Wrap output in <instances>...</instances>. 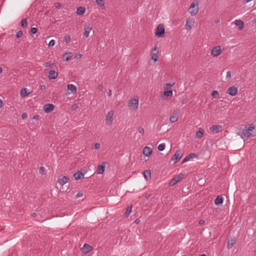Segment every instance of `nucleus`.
Returning <instances> with one entry per match:
<instances>
[{"label": "nucleus", "instance_id": "obj_1", "mask_svg": "<svg viewBox=\"0 0 256 256\" xmlns=\"http://www.w3.org/2000/svg\"><path fill=\"white\" fill-rule=\"evenodd\" d=\"M198 0H194L188 8L189 13L192 16H196L198 12Z\"/></svg>", "mask_w": 256, "mask_h": 256}, {"label": "nucleus", "instance_id": "obj_2", "mask_svg": "<svg viewBox=\"0 0 256 256\" xmlns=\"http://www.w3.org/2000/svg\"><path fill=\"white\" fill-rule=\"evenodd\" d=\"M138 98H131L128 102V107L129 109L132 111L136 110L138 106Z\"/></svg>", "mask_w": 256, "mask_h": 256}, {"label": "nucleus", "instance_id": "obj_3", "mask_svg": "<svg viewBox=\"0 0 256 256\" xmlns=\"http://www.w3.org/2000/svg\"><path fill=\"white\" fill-rule=\"evenodd\" d=\"M240 135L244 140H246L252 136V134L246 128L240 130Z\"/></svg>", "mask_w": 256, "mask_h": 256}, {"label": "nucleus", "instance_id": "obj_4", "mask_svg": "<svg viewBox=\"0 0 256 256\" xmlns=\"http://www.w3.org/2000/svg\"><path fill=\"white\" fill-rule=\"evenodd\" d=\"M165 29L163 24H160L158 25L156 30V35L160 38H164V35Z\"/></svg>", "mask_w": 256, "mask_h": 256}, {"label": "nucleus", "instance_id": "obj_5", "mask_svg": "<svg viewBox=\"0 0 256 256\" xmlns=\"http://www.w3.org/2000/svg\"><path fill=\"white\" fill-rule=\"evenodd\" d=\"M184 174L180 173L176 176L170 182L169 185L170 186H173L175 185L180 180H181L184 177Z\"/></svg>", "mask_w": 256, "mask_h": 256}, {"label": "nucleus", "instance_id": "obj_6", "mask_svg": "<svg viewBox=\"0 0 256 256\" xmlns=\"http://www.w3.org/2000/svg\"><path fill=\"white\" fill-rule=\"evenodd\" d=\"M114 115V111L110 110L108 112L106 116V124L108 126H111L113 122V116Z\"/></svg>", "mask_w": 256, "mask_h": 256}, {"label": "nucleus", "instance_id": "obj_7", "mask_svg": "<svg viewBox=\"0 0 256 256\" xmlns=\"http://www.w3.org/2000/svg\"><path fill=\"white\" fill-rule=\"evenodd\" d=\"M222 52L221 47L220 46H214L211 51V54L213 56H217L220 54Z\"/></svg>", "mask_w": 256, "mask_h": 256}, {"label": "nucleus", "instance_id": "obj_8", "mask_svg": "<svg viewBox=\"0 0 256 256\" xmlns=\"http://www.w3.org/2000/svg\"><path fill=\"white\" fill-rule=\"evenodd\" d=\"M158 48L155 46L152 51L151 58L156 62L158 60Z\"/></svg>", "mask_w": 256, "mask_h": 256}, {"label": "nucleus", "instance_id": "obj_9", "mask_svg": "<svg viewBox=\"0 0 256 256\" xmlns=\"http://www.w3.org/2000/svg\"><path fill=\"white\" fill-rule=\"evenodd\" d=\"M180 112L178 110H174L171 116H170V120L171 122L174 123L176 122L178 120V116L179 115Z\"/></svg>", "mask_w": 256, "mask_h": 256}, {"label": "nucleus", "instance_id": "obj_10", "mask_svg": "<svg viewBox=\"0 0 256 256\" xmlns=\"http://www.w3.org/2000/svg\"><path fill=\"white\" fill-rule=\"evenodd\" d=\"M182 154L180 150H177L172 157L171 160L174 163H176L182 157Z\"/></svg>", "mask_w": 256, "mask_h": 256}, {"label": "nucleus", "instance_id": "obj_11", "mask_svg": "<svg viewBox=\"0 0 256 256\" xmlns=\"http://www.w3.org/2000/svg\"><path fill=\"white\" fill-rule=\"evenodd\" d=\"M106 164V162H102V164L98 165L96 172L97 174H102L104 172Z\"/></svg>", "mask_w": 256, "mask_h": 256}, {"label": "nucleus", "instance_id": "obj_12", "mask_svg": "<svg viewBox=\"0 0 256 256\" xmlns=\"http://www.w3.org/2000/svg\"><path fill=\"white\" fill-rule=\"evenodd\" d=\"M227 93L231 96H234L238 93V88L234 86H230L228 88Z\"/></svg>", "mask_w": 256, "mask_h": 256}, {"label": "nucleus", "instance_id": "obj_13", "mask_svg": "<svg viewBox=\"0 0 256 256\" xmlns=\"http://www.w3.org/2000/svg\"><path fill=\"white\" fill-rule=\"evenodd\" d=\"M68 182V178L66 176H60L58 180V184L60 186H64Z\"/></svg>", "mask_w": 256, "mask_h": 256}, {"label": "nucleus", "instance_id": "obj_14", "mask_svg": "<svg viewBox=\"0 0 256 256\" xmlns=\"http://www.w3.org/2000/svg\"><path fill=\"white\" fill-rule=\"evenodd\" d=\"M54 105L52 104H46L44 106V110L46 113H48L54 109Z\"/></svg>", "mask_w": 256, "mask_h": 256}, {"label": "nucleus", "instance_id": "obj_15", "mask_svg": "<svg viewBox=\"0 0 256 256\" xmlns=\"http://www.w3.org/2000/svg\"><path fill=\"white\" fill-rule=\"evenodd\" d=\"M194 21L192 18H188L186 23V29L187 30H189L191 29L192 26H194Z\"/></svg>", "mask_w": 256, "mask_h": 256}, {"label": "nucleus", "instance_id": "obj_16", "mask_svg": "<svg viewBox=\"0 0 256 256\" xmlns=\"http://www.w3.org/2000/svg\"><path fill=\"white\" fill-rule=\"evenodd\" d=\"M222 126L220 125H214L210 127V130L212 132L214 133H218L220 131H222Z\"/></svg>", "mask_w": 256, "mask_h": 256}, {"label": "nucleus", "instance_id": "obj_17", "mask_svg": "<svg viewBox=\"0 0 256 256\" xmlns=\"http://www.w3.org/2000/svg\"><path fill=\"white\" fill-rule=\"evenodd\" d=\"M48 78L50 80H55L58 75V74L54 70H50L48 72Z\"/></svg>", "mask_w": 256, "mask_h": 256}, {"label": "nucleus", "instance_id": "obj_18", "mask_svg": "<svg viewBox=\"0 0 256 256\" xmlns=\"http://www.w3.org/2000/svg\"><path fill=\"white\" fill-rule=\"evenodd\" d=\"M143 154L146 156H149L152 153V149L148 146H146L143 149Z\"/></svg>", "mask_w": 256, "mask_h": 256}, {"label": "nucleus", "instance_id": "obj_19", "mask_svg": "<svg viewBox=\"0 0 256 256\" xmlns=\"http://www.w3.org/2000/svg\"><path fill=\"white\" fill-rule=\"evenodd\" d=\"M236 242V239L235 238H232L230 240H228L227 244V248L228 250L231 249Z\"/></svg>", "mask_w": 256, "mask_h": 256}, {"label": "nucleus", "instance_id": "obj_20", "mask_svg": "<svg viewBox=\"0 0 256 256\" xmlns=\"http://www.w3.org/2000/svg\"><path fill=\"white\" fill-rule=\"evenodd\" d=\"M92 250V248L88 244H85L82 247L83 252L88 254Z\"/></svg>", "mask_w": 256, "mask_h": 256}, {"label": "nucleus", "instance_id": "obj_21", "mask_svg": "<svg viewBox=\"0 0 256 256\" xmlns=\"http://www.w3.org/2000/svg\"><path fill=\"white\" fill-rule=\"evenodd\" d=\"M72 56V54L71 52H68L64 54L62 56V59L64 61H68Z\"/></svg>", "mask_w": 256, "mask_h": 256}, {"label": "nucleus", "instance_id": "obj_22", "mask_svg": "<svg viewBox=\"0 0 256 256\" xmlns=\"http://www.w3.org/2000/svg\"><path fill=\"white\" fill-rule=\"evenodd\" d=\"M204 133V130L202 128H200L196 134V138H200L202 137Z\"/></svg>", "mask_w": 256, "mask_h": 256}, {"label": "nucleus", "instance_id": "obj_23", "mask_svg": "<svg viewBox=\"0 0 256 256\" xmlns=\"http://www.w3.org/2000/svg\"><path fill=\"white\" fill-rule=\"evenodd\" d=\"M74 177L76 180L82 178L84 177V174L80 172H77L74 174Z\"/></svg>", "mask_w": 256, "mask_h": 256}, {"label": "nucleus", "instance_id": "obj_24", "mask_svg": "<svg viewBox=\"0 0 256 256\" xmlns=\"http://www.w3.org/2000/svg\"><path fill=\"white\" fill-rule=\"evenodd\" d=\"M68 90L70 91L72 94H75L76 92V86L72 84H69L68 85Z\"/></svg>", "mask_w": 256, "mask_h": 256}, {"label": "nucleus", "instance_id": "obj_25", "mask_svg": "<svg viewBox=\"0 0 256 256\" xmlns=\"http://www.w3.org/2000/svg\"><path fill=\"white\" fill-rule=\"evenodd\" d=\"M144 176L148 180L151 178V172L150 170H146L144 172Z\"/></svg>", "mask_w": 256, "mask_h": 256}, {"label": "nucleus", "instance_id": "obj_26", "mask_svg": "<svg viewBox=\"0 0 256 256\" xmlns=\"http://www.w3.org/2000/svg\"><path fill=\"white\" fill-rule=\"evenodd\" d=\"M223 202V199L221 196H218L214 200V204L216 206L222 204Z\"/></svg>", "mask_w": 256, "mask_h": 256}, {"label": "nucleus", "instance_id": "obj_27", "mask_svg": "<svg viewBox=\"0 0 256 256\" xmlns=\"http://www.w3.org/2000/svg\"><path fill=\"white\" fill-rule=\"evenodd\" d=\"M30 94L28 90L26 88H22L20 92V94L22 97H25Z\"/></svg>", "mask_w": 256, "mask_h": 256}, {"label": "nucleus", "instance_id": "obj_28", "mask_svg": "<svg viewBox=\"0 0 256 256\" xmlns=\"http://www.w3.org/2000/svg\"><path fill=\"white\" fill-rule=\"evenodd\" d=\"M86 8L82 6L78 7L76 10V14L79 15H82L84 14Z\"/></svg>", "mask_w": 256, "mask_h": 256}, {"label": "nucleus", "instance_id": "obj_29", "mask_svg": "<svg viewBox=\"0 0 256 256\" xmlns=\"http://www.w3.org/2000/svg\"><path fill=\"white\" fill-rule=\"evenodd\" d=\"M235 24L236 26H238L240 30H242L244 28V22L241 20H235Z\"/></svg>", "mask_w": 256, "mask_h": 256}, {"label": "nucleus", "instance_id": "obj_30", "mask_svg": "<svg viewBox=\"0 0 256 256\" xmlns=\"http://www.w3.org/2000/svg\"><path fill=\"white\" fill-rule=\"evenodd\" d=\"M92 30V27L90 26H87L85 27L84 28V36L86 38H88L89 36L90 33Z\"/></svg>", "mask_w": 256, "mask_h": 256}, {"label": "nucleus", "instance_id": "obj_31", "mask_svg": "<svg viewBox=\"0 0 256 256\" xmlns=\"http://www.w3.org/2000/svg\"><path fill=\"white\" fill-rule=\"evenodd\" d=\"M96 4L102 8H105V4L104 0H96Z\"/></svg>", "mask_w": 256, "mask_h": 256}, {"label": "nucleus", "instance_id": "obj_32", "mask_svg": "<svg viewBox=\"0 0 256 256\" xmlns=\"http://www.w3.org/2000/svg\"><path fill=\"white\" fill-rule=\"evenodd\" d=\"M172 90H168V91H164L163 92V96H166L169 97V96H172Z\"/></svg>", "mask_w": 256, "mask_h": 256}, {"label": "nucleus", "instance_id": "obj_33", "mask_svg": "<svg viewBox=\"0 0 256 256\" xmlns=\"http://www.w3.org/2000/svg\"><path fill=\"white\" fill-rule=\"evenodd\" d=\"M132 206H128L125 212L126 216H128L132 212Z\"/></svg>", "mask_w": 256, "mask_h": 256}, {"label": "nucleus", "instance_id": "obj_34", "mask_svg": "<svg viewBox=\"0 0 256 256\" xmlns=\"http://www.w3.org/2000/svg\"><path fill=\"white\" fill-rule=\"evenodd\" d=\"M245 128L248 130V131L250 132L252 131L254 128V126L252 124H250L249 125H248L245 126Z\"/></svg>", "mask_w": 256, "mask_h": 256}, {"label": "nucleus", "instance_id": "obj_35", "mask_svg": "<svg viewBox=\"0 0 256 256\" xmlns=\"http://www.w3.org/2000/svg\"><path fill=\"white\" fill-rule=\"evenodd\" d=\"M196 154H190L186 156V157L187 158V159L188 160V161L192 158H196Z\"/></svg>", "mask_w": 256, "mask_h": 256}, {"label": "nucleus", "instance_id": "obj_36", "mask_svg": "<svg viewBox=\"0 0 256 256\" xmlns=\"http://www.w3.org/2000/svg\"><path fill=\"white\" fill-rule=\"evenodd\" d=\"M166 147V145L164 144H159L158 146V149L159 151H162L164 150Z\"/></svg>", "mask_w": 256, "mask_h": 256}, {"label": "nucleus", "instance_id": "obj_37", "mask_svg": "<svg viewBox=\"0 0 256 256\" xmlns=\"http://www.w3.org/2000/svg\"><path fill=\"white\" fill-rule=\"evenodd\" d=\"M21 26L22 28H26L27 26V20L26 18L23 19L21 21Z\"/></svg>", "mask_w": 256, "mask_h": 256}, {"label": "nucleus", "instance_id": "obj_38", "mask_svg": "<svg viewBox=\"0 0 256 256\" xmlns=\"http://www.w3.org/2000/svg\"><path fill=\"white\" fill-rule=\"evenodd\" d=\"M54 64V62H47L44 63V66L45 67H50V66H52Z\"/></svg>", "mask_w": 256, "mask_h": 256}, {"label": "nucleus", "instance_id": "obj_39", "mask_svg": "<svg viewBox=\"0 0 256 256\" xmlns=\"http://www.w3.org/2000/svg\"><path fill=\"white\" fill-rule=\"evenodd\" d=\"M138 132L140 134H144V128L140 126L138 128Z\"/></svg>", "mask_w": 256, "mask_h": 256}, {"label": "nucleus", "instance_id": "obj_40", "mask_svg": "<svg viewBox=\"0 0 256 256\" xmlns=\"http://www.w3.org/2000/svg\"><path fill=\"white\" fill-rule=\"evenodd\" d=\"M212 96L214 98H218L219 94L217 90H214L212 93Z\"/></svg>", "mask_w": 256, "mask_h": 256}, {"label": "nucleus", "instance_id": "obj_41", "mask_svg": "<svg viewBox=\"0 0 256 256\" xmlns=\"http://www.w3.org/2000/svg\"><path fill=\"white\" fill-rule=\"evenodd\" d=\"M37 32V28H32L30 30V33L32 34H36Z\"/></svg>", "mask_w": 256, "mask_h": 256}, {"label": "nucleus", "instance_id": "obj_42", "mask_svg": "<svg viewBox=\"0 0 256 256\" xmlns=\"http://www.w3.org/2000/svg\"><path fill=\"white\" fill-rule=\"evenodd\" d=\"M55 44V41L54 40H52L50 41L48 46L50 47H52Z\"/></svg>", "mask_w": 256, "mask_h": 256}, {"label": "nucleus", "instance_id": "obj_43", "mask_svg": "<svg viewBox=\"0 0 256 256\" xmlns=\"http://www.w3.org/2000/svg\"><path fill=\"white\" fill-rule=\"evenodd\" d=\"M231 78V72L230 71H228L226 72V79L228 80H230Z\"/></svg>", "mask_w": 256, "mask_h": 256}, {"label": "nucleus", "instance_id": "obj_44", "mask_svg": "<svg viewBox=\"0 0 256 256\" xmlns=\"http://www.w3.org/2000/svg\"><path fill=\"white\" fill-rule=\"evenodd\" d=\"M22 36V32L21 31H18L16 33V36L18 38H21Z\"/></svg>", "mask_w": 256, "mask_h": 256}, {"label": "nucleus", "instance_id": "obj_45", "mask_svg": "<svg viewBox=\"0 0 256 256\" xmlns=\"http://www.w3.org/2000/svg\"><path fill=\"white\" fill-rule=\"evenodd\" d=\"M83 194L82 192H78V194L76 195V198H79L82 196Z\"/></svg>", "mask_w": 256, "mask_h": 256}, {"label": "nucleus", "instance_id": "obj_46", "mask_svg": "<svg viewBox=\"0 0 256 256\" xmlns=\"http://www.w3.org/2000/svg\"><path fill=\"white\" fill-rule=\"evenodd\" d=\"M100 144L98 143H96L94 144V149L96 150H98L100 148Z\"/></svg>", "mask_w": 256, "mask_h": 256}, {"label": "nucleus", "instance_id": "obj_47", "mask_svg": "<svg viewBox=\"0 0 256 256\" xmlns=\"http://www.w3.org/2000/svg\"><path fill=\"white\" fill-rule=\"evenodd\" d=\"M70 36H66L65 37V41L66 42H70Z\"/></svg>", "mask_w": 256, "mask_h": 256}, {"label": "nucleus", "instance_id": "obj_48", "mask_svg": "<svg viewBox=\"0 0 256 256\" xmlns=\"http://www.w3.org/2000/svg\"><path fill=\"white\" fill-rule=\"evenodd\" d=\"M21 116L23 120L26 119L27 118V114L26 113L24 112L22 114Z\"/></svg>", "mask_w": 256, "mask_h": 256}, {"label": "nucleus", "instance_id": "obj_49", "mask_svg": "<svg viewBox=\"0 0 256 256\" xmlns=\"http://www.w3.org/2000/svg\"><path fill=\"white\" fill-rule=\"evenodd\" d=\"M61 6V4L59 2H56L54 4V7L56 8H60Z\"/></svg>", "mask_w": 256, "mask_h": 256}, {"label": "nucleus", "instance_id": "obj_50", "mask_svg": "<svg viewBox=\"0 0 256 256\" xmlns=\"http://www.w3.org/2000/svg\"><path fill=\"white\" fill-rule=\"evenodd\" d=\"M44 168L40 167V173L44 174Z\"/></svg>", "mask_w": 256, "mask_h": 256}, {"label": "nucleus", "instance_id": "obj_51", "mask_svg": "<svg viewBox=\"0 0 256 256\" xmlns=\"http://www.w3.org/2000/svg\"><path fill=\"white\" fill-rule=\"evenodd\" d=\"M140 220L138 219V218H136L134 220V222L136 224H139L140 223Z\"/></svg>", "mask_w": 256, "mask_h": 256}, {"label": "nucleus", "instance_id": "obj_52", "mask_svg": "<svg viewBox=\"0 0 256 256\" xmlns=\"http://www.w3.org/2000/svg\"><path fill=\"white\" fill-rule=\"evenodd\" d=\"M34 120H38L39 118V116L38 115H35L34 116L33 118Z\"/></svg>", "mask_w": 256, "mask_h": 256}, {"label": "nucleus", "instance_id": "obj_53", "mask_svg": "<svg viewBox=\"0 0 256 256\" xmlns=\"http://www.w3.org/2000/svg\"><path fill=\"white\" fill-rule=\"evenodd\" d=\"M188 160L187 159V158H186V157H185V158L183 159V160H182V164L185 163V162H188Z\"/></svg>", "mask_w": 256, "mask_h": 256}, {"label": "nucleus", "instance_id": "obj_54", "mask_svg": "<svg viewBox=\"0 0 256 256\" xmlns=\"http://www.w3.org/2000/svg\"><path fill=\"white\" fill-rule=\"evenodd\" d=\"M204 220H200L199 221H198V224H204Z\"/></svg>", "mask_w": 256, "mask_h": 256}, {"label": "nucleus", "instance_id": "obj_55", "mask_svg": "<svg viewBox=\"0 0 256 256\" xmlns=\"http://www.w3.org/2000/svg\"><path fill=\"white\" fill-rule=\"evenodd\" d=\"M82 54H77L76 56V58H82Z\"/></svg>", "mask_w": 256, "mask_h": 256}, {"label": "nucleus", "instance_id": "obj_56", "mask_svg": "<svg viewBox=\"0 0 256 256\" xmlns=\"http://www.w3.org/2000/svg\"><path fill=\"white\" fill-rule=\"evenodd\" d=\"M112 90H110L108 92V96H112Z\"/></svg>", "mask_w": 256, "mask_h": 256}, {"label": "nucleus", "instance_id": "obj_57", "mask_svg": "<svg viewBox=\"0 0 256 256\" xmlns=\"http://www.w3.org/2000/svg\"><path fill=\"white\" fill-rule=\"evenodd\" d=\"M252 0H244V4H246V3H248L251 1H252Z\"/></svg>", "mask_w": 256, "mask_h": 256}, {"label": "nucleus", "instance_id": "obj_58", "mask_svg": "<svg viewBox=\"0 0 256 256\" xmlns=\"http://www.w3.org/2000/svg\"><path fill=\"white\" fill-rule=\"evenodd\" d=\"M174 84H166V86L168 87H172Z\"/></svg>", "mask_w": 256, "mask_h": 256}, {"label": "nucleus", "instance_id": "obj_59", "mask_svg": "<svg viewBox=\"0 0 256 256\" xmlns=\"http://www.w3.org/2000/svg\"><path fill=\"white\" fill-rule=\"evenodd\" d=\"M45 88H46V86H44V85H42V86H40V89H42V90H45Z\"/></svg>", "mask_w": 256, "mask_h": 256}, {"label": "nucleus", "instance_id": "obj_60", "mask_svg": "<svg viewBox=\"0 0 256 256\" xmlns=\"http://www.w3.org/2000/svg\"><path fill=\"white\" fill-rule=\"evenodd\" d=\"M2 102L0 100V108H2Z\"/></svg>", "mask_w": 256, "mask_h": 256}, {"label": "nucleus", "instance_id": "obj_61", "mask_svg": "<svg viewBox=\"0 0 256 256\" xmlns=\"http://www.w3.org/2000/svg\"><path fill=\"white\" fill-rule=\"evenodd\" d=\"M98 88L100 90L102 88V85H99L98 86Z\"/></svg>", "mask_w": 256, "mask_h": 256}, {"label": "nucleus", "instance_id": "obj_62", "mask_svg": "<svg viewBox=\"0 0 256 256\" xmlns=\"http://www.w3.org/2000/svg\"><path fill=\"white\" fill-rule=\"evenodd\" d=\"M2 72V69L1 67H0V74H1Z\"/></svg>", "mask_w": 256, "mask_h": 256}, {"label": "nucleus", "instance_id": "obj_63", "mask_svg": "<svg viewBox=\"0 0 256 256\" xmlns=\"http://www.w3.org/2000/svg\"><path fill=\"white\" fill-rule=\"evenodd\" d=\"M150 195H148L146 196V198H148L150 197Z\"/></svg>", "mask_w": 256, "mask_h": 256}, {"label": "nucleus", "instance_id": "obj_64", "mask_svg": "<svg viewBox=\"0 0 256 256\" xmlns=\"http://www.w3.org/2000/svg\"><path fill=\"white\" fill-rule=\"evenodd\" d=\"M200 256H206V255L204 254H200Z\"/></svg>", "mask_w": 256, "mask_h": 256}]
</instances>
